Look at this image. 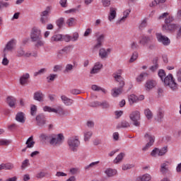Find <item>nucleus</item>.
<instances>
[{"label": "nucleus", "mask_w": 181, "mask_h": 181, "mask_svg": "<svg viewBox=\"0 0 181 181\" xmlns=\"http://www.w3.org/2000/svg\"><path fill=\"white\" fill-rule=\"evenodd\" d=\"M102 5L104 8H108L111 5V0H102Z\"/></svg>", "instance_id": "59"}, {"label": "nucleus", "mask_w": 181, "mask_h": 181, "mask_svg": "<svg viewBox=\"0 0 181 181\" xmlns=\"http://www.w3.org/2000/svg\"><path fill=\"white\" fill-rule=\"evenodd\" d=\"M144 87L146 88V91H151V90L156 87V81L153 79L147 80L144 84Z\"/></svg>", "instance_id": "14"}, {"label": "nucleus", "mask_w": 181, "mask_h": 181, "mask_svg": "<svg viewBox=\"0 0 181 181\" xmlns=\"http://www.w3.org/2000/svg\"><path fill=\"white\" fill-rule=\"evenodd\" d=\"M152 179V176L148 173L140 175L136 178V181H150Z\"/></svg>", "instance_id": "28"}, {"label": "nucleus", "mask_w": 181, "mask_h": 181, "mask_svg": "<svg viewBox=\"0 0 181 181\" xmlns=\"http://www.w3.org/2000/svg\"><path fill=\"white\" fill-rule=\"evenodd\" d=\"M37 111V107H36V105H33L30 107V115L34 116L36 115V112Z\"/></svg>", "instance_id": "56"}, {"label": "nucleus", "mask_w": 181, "mask_h": 181, "mask_svg": "<svg viewBox=\"0 0 181 181\" xmlns=\"http://www.w3.org/2000/svg\"><path fill=\"white\" fill-rule=\"evenodd\" d=\"M165 117V112L162 108H158L156 112V115L155 117V120L157 121V122H162L163 121V118Z\"/></svg>", "instance_id": "17"}, {"label": "nucleus", "mask_w": 181, "mask_h": 181, "mask_svg": "<svg viewBox=\"0 0 181 181\" xmlns=\"http://www.w3.org/2000/svg\"><path fill=\"white\" fill-rule=\"evenodd\" d=\"M30 37L32 42H36L35 46H37V47L45 46V41L42 40V30H40L39 27H33L31 29Z\"/></svg>", "instance_id": "3"}, {"label": "nucleus", "mask_w": 181, "mask_h": 181, "mask_svg": "<svg viewBox=\"0 0 181 181\" xmlns=\"http://www.w3.org/2000/svg\"><path fill=\"white\" fill-rule=\"evenodd\" d=\"M174 21V18L173 16H169L168 18H165V25H170L172 23V21Z\"/></svg>", "instance_id": "64"}, {"label": "nucleus", "mask_w": 181, "mask_h": 181, "mask_svg": "<svg viewBox=\"0 0 181 181\" xmlns=\"http://www.w3.org/2000/svg\"><path fill=\"white\" fill-rule=\"evenodd\" d=\"M9 5H10L9 2L1 1H0V9H2V8H8Z\"/></svg>", "instance_id": "61"}, {"label": "nucleus", "mask_w": 181, "mask_h": 181, "mask_svg": "<svg viewBox=\"0 0 181 181\" xmlns=\"http://www.w3.org/2000/svg\"><path fill=\"white\" fill-rule=\"evenodd\" d=\"M138 59V53L137 52H134L132 57L129 59V63H134L135 60Z\"/></svg>", "instance_id": "60"}, {"label": "nucleus", "mask_w": 181, "mask_h": 181, "mask_svg": "<svg viewBox=\"0 0 181 181\" xmlns=\"http://www.w3.org/2000/svg\"><path fill=\"white\" fill-rule=\"evenodd\" d=\"M122 74V70H119L113 74V77L117 83H119V88H114L112 89V97H118L119 94L122 93V87L125 86V82L124 81V78L121 76Z\"/></svg>", "instance_id": "2"}, {"label": "nucleus", "mask_w": 181, "mask_h": 181, "mask_svg": "<svg viewBox=\"0 0 181 181\" xmlns=\"http://www.w3.org/2000/svg\"><path fill=\"white\" fill-rule=\"evenodd\" d=\"M15 46H16V40H11L8 41L6 45V47L4 48V52H6V50H8V52H12V50L15 49Z\"/></svg>", "instance_id": "18"}, {"label": "nucleus", "mask_w": 181, "mask_h": 181, "mask_svg": "<svg viewBox=\"0 0 181 181\" xmlns=\"http://www.w3.org/2000/svg\"><path fill=\"white\" fill-rule=\"evenodd\" d=\"M63 25H64V18H60L57 21V25L58 28L60 29L63 28Z\"/></svg>", "instance_id": "53"}, {"label": "nucleus", "mask_w": 181, "mask_h": 181, "mask_svg": "<svg viewBox=\"0 0 181 181\" xmlns=\"http://www.w3.org/2000/svg\"><path fill=\"white\" fill-rule=\"evenodd\" d=\"M176 78L177 83H181V68H180L176 72Z\"/></svg>", "instance_id": "58"}, {"label": "nucleus", "mask_w": 181, "mask_h": 181, "mask_svg": "<svg viewBox=\"0 0 181 181\" xmlns=\"http://www.w3.org/2000/svg\"><path fill=\"white\" fill-rule=\"evenodd\" d=\"M47 71V69L46 68H42L40 70H38L37 71L34 73V76L35 77H37V76H40L42 74H45V73H46Z\"/></svg>", "instance_id": "49"}, {"label": "nucleus", "mask_w": 181, "mask_h": 181, "mask_svg": "<svg viewBox=\"0 0 181 181\" xmlns=\"http://www.w3.org/2000/svg\"><path fill=\"white\" fill-rule=\"evenodd\" d=\"M144 115L147 119L151 120L153 118V113L149 108H146L144 110Z\"/></svg>", "instance_id": "32"}, {"label": "nucleus", "mask_w": 181, "mask_h": 181, "mask_svg": "<svg viewBox=\"0 0 181 181\" xmlns=\"http://www.w3.org/2000/svg\"><path fill=\"white\" fill-rule=\"evenodd\" d=\"M125 157V153H120L114 159L113 163H119L120 162H122V159Z\"/></svg>", "instance_id": "36"}, {"label": "nucleus", "mask_w": 181, "mask_h": 181, "mask_svg": "<svg viewBox=\"0 0 181 181\" xmlns=\"http://www.w3.org/2000/svg\"><path fill=\"white\" fill-rule=\"evenodd\" d=\"M76 22L77 20H76L75 18L71 17L66 20V25H68L69 28H73L76 26Z\"/></svg>", "instance_id": "30"}, {"label": "nucleus", "mask_w": 181, "mask_h": 181, "mask_svg": "<svg viewBox=\"0 0 181 181\" xmlns=\"http://www.w3.org/2000/svg\"><path fill=\"white\" fill-rule=\"evenodd\" d=\"M151 156H153L154 158H156V156H159L158 148H154L151 151Z\"/></svg>", "instance_id": "63"}, {"label": "nucleus", "mask_w": 181, "mask_h": 181, "mask_svg": "<svg viewBox=\"0 0 181 181\" xmlns=\"http://www.w3.org/2000/svg\"><path fill=\"white\" fill-rule=\"evenodd\" d=\"M153 65L150 67L151 71H156L159 69V64H158V58L153 59Z\"/></svg>", "instance_id": "39"}, {"label": "nucleus", "mask_w": 181, "mask_h": 181, "mask_svg": "<svg viewBox=\"0 0 181 181\" xmlns=\"http://www.w3.org/2000/svg\"><path fill=\"white\" fill-rule=\"evenodd\" d=\"M131 8H127L123 11V16L119 20V23H122L127 21L131 13Z\"/></svg>", "instance_id": "23"}, {"label": "nucleus", "mask_w": 181, "mask_h": 181, "mask_svg": "<svg viewBox=\"0 0 181 181\" xmlns=\"http://www.w3.org/2000/svg\"><path fill=\"white\" fill-rule=\"evenodd\" d=\"M129 118L134 127L141 126V112L134 110L129 115Z\"/></svg>", "instance_id": "6"}, {"label": "nucleus", "mask_w": 181, "mask_h": 181, "mask_svg": "<svg viewBox=\"0 0 181 181\" xmlns=\"http://www.w3.org/2000/svg\"><path fill=\"white\" fill-rule=\"evenodd\" d=\"M144 138L147 144L142 148V151L145 152L148 151V148L153 145V144H155V136L152 135L151 133H146Z\"/></svg>", "instance_id": "7"}, {"label": "nucleus", "mask_w": 181, "mask_h": 181, "mask_svg": "<svg viewBox=\"0 0 181 181\" xmlns=\"http://www.w3.org/2000/svg\"><path fill=\"white\" fill-rule=\"evenodd\" d=\"M74 70V65L71 64H67L65 66V69L64 70V73H71Z\"/></svg>", "instance_id": "41"}, {"label": "nucleus", "mask_w": 181, "mask_h": 181, "mask_svg": "<svg viewBox=\"0 0 181 181\" xmlns=\"http://www.w3.org/2000/svg\"><path fill=\"white\" fill-rule=\"evenodd\" d=\"M25 54V50H23L22 48H19L17 50V57H23Z\"/></svg>", "instance_id": "62"}, {"label": "nucleus", "mask_w": 181, "mask_h": 181, "mask_svg": "<svg viewBox=\"0 0 181 181\" xmlns=\"http://www.w3.org/2000/svg\"><path fill=\"white\" fill-rule=\"evenodd\" d=\"M104 40H105V35L100 34L96 38V44L93 46V50H98V49L103 46Z\"/></svg>", "instance_id": "11"}, {"label": "nucleus", "mask_w": 181, "mask_h": 181, "mask_svg": "<svg viewBox=\"0 0 181 181\" xmlns=\"http://www.w3.org/2000/svg\"><path fill=\"white\" fill-rule=\"evenodd\" d=\"M112 50V49L111 48H100L99 49V57H100V59H107V57H108L111 53Z\"/></svg>", "instance_id": "13"}, {"label": "nucleus", "mask_w": 181, "mask_h": 181, "mask_svg": "<svg viewBox=\"0 0 181 181\" xmlns=\"http://www.w3.org/2000/svg\"><path fill=\"white\" fill-rule=\"evenodd\" d=\"M11 140L8 139H0V146H6L11 144Z\"/></svg>", "instance_id": "51"}, {"label": "nucleus", "mask_w": 181, "mask_h": 181, "mask_svg": "<svg viewBox=\"0 0 181 181\" xmlns=\"http://www.w3.org/2000/svg\"><path fill=\"white\" fill-rule=\"evenodd\" d=\"M38 127H43L46 124V120L45 119V116L43 115H37L35 118Z\"/></svg>", "instance_id": "26"}, {"label": "nucleus", "mask_w": 181, "mask_h": 181, "mask_svg": "<svg viewBox=\"0 0 181 181\" xmlns=\"http://www.w3.org/2000/svg\"><path fill=\"white\" fill-rule=\"evenodd\" d=\"M6 103L10 108H16V98L13 96H8L6 98Z\"/></svg>", "instance_id": "20"}, {"label": "nucleus", "mask_w": 181, "mask_h": 181, "mask_svg": "<svg viewBox=\"0 0 181 181\" xmlns=\"http://www.w3.org/2000/svg\"><path fill=\"white\" fill-rule=\"evenodd\" d=\"M30 78V75L29 73L23 74L19 79L21 86H26L29 83V79Z\"/></svg>", "instance_id": "16"}, {"label": "nucleus", "mask_w": 181, "mask_h": 181, "mask_svg": "<svg viewBox=\"0 0 181 181\" xmlns=\"http://www.w3.org/2000/svg\"><path fill=\"white\" fill-rule=\"evenodd\" d=\"M27 148H33L35 146V141H33V136H30L25 142Z\"/></svg>", "instance_id": "35"}, {"label": "nucleus", "mask_w": 181, "mask_h": 181, "mask_svg": "<svg viewBox=\"0 0 181 181\" xmlns=\"http://www.w3.org/2000/svg\"><path fill=\"white\" fill-rule=\"evenodd\" d=\"M78 33H74L72 36H71V42H77L78 40Z\"/></svg>", "instance_id": "57"}, {"label": "nucleus", "mask_w": 181, "mask_h": 181, "mask_svg": "<svg viewBox=\"0 0 181 181\" xmlns=\"http://www.w3.org/2000/svg\"><path fill=\"white\" fill-rule=\"evenodd\" d=\"M67 144L71 151L77 152V148L80 146V139L78 136H74L68 139Z\"/></svg>", "instance_id": "5"}, {"label": "nucleus", "mask_w": 181, "mask_h": 181, "mask_svg": "<svg viewBox=\"0 0 181 181\" xmlns=\"http://www.w3.org/2000/svg\"><path fill=\"white\" fill-rule=\"evenodd\" d=\"M63 142H64V135H63V134L60 133L57 134H51L49 144L52 145V146H60Z\"/></svg>", "instance_id": "4"}, {"label": "nucleus", "mask_w": 181, "mask_h": 181, "mask_svg": "<svg viewBox=\"0 0 181 181\" xmlns=\"http://www.w3.org/2000/svg\"><path fill=\"white\" fill-rule=\"evenodd\" d=\"M16 120L21 124H25V113L18 112L16 115Z\"/></svg>", "instance_id": "25"}, {"label": "nucleus", "mask_w": 181, "mask_h": 181, "mask_svg": "<svg viewBox=\"0 0 181 181\" xmlns=\"http://www.w3.org/2000/svg\"><path fill=\"white\" fill-rule=\"evenodd\" d=\"M51 138L52 134H46L42 133L40 135V139H41L42 141H49V139L50 141Z\"/></svg>", "instance_id": "44"}, {"label": "nucleus", "mask_w": 181, "mask_h": 181, "mask_svg": "<svg viewBox=\"0 0 181 181\" xmlns=\"http://www.w3.org/2000/svg\"><path fill=\"white\" fill-rule=\"evenodd\" d=\"M117 173H118L117 170L112 168H107L105 170V175H106L107 177H114V176H115Z\"/></svg>", "instance_id": "24"}, {"label": "nucleus", "mask_w": 181, "mask_h": 181, "mask_svg": "<svg viewBox=\"0 0 181 181\" xmlns=\"http://www.w3.org/2000/svg\"><path fill=\"white\" fill-rule=\"evenodd\" d=\"M156 37L158 43H161L163 46H169L170 45V39L166 35H163L161 33H156Z\"/></svg>", "instance_id": "8"}, {"label": "nucleus", "mask_w": 181, "mask_h": 181, "mask_svg": "<svg viewBox=\"0 0 181 181\" xmlns=\"http://www.w3.org/2000/svg\"><path fill=\"white\" fill-rule=\"evenodd\" d=\"M158 74L161 81L163 82L165 87L170 88L171 91H177V90H179V85L176 83V80L172 74H169L166 76L165 70L160 69Z\"/></svg>", "instance_id": "1"}, {"label": "nucleus", "mask_w": 181, "mask_h": 181, "mask_svg": "<svg viewBox=\"0 0 181 181\" xmlns=\"http://www.w3.org/2000/svg\"><path fill=\"white\" fill-rule=\"evenodd\" d=\"M45 112H54V114H59V115H64V110L62 107H57L56 108L50 106H45L43 107Z\"/></svg>", "instance_id": "9"}, {"label": "nucleus", "mask_w": 181, "mask_h": 181, "mask_svg": "<svg viewBox=\"0 0 181 181\" xmlns=\"http://www.w3.org/2000/svg\"><path fill=\"white\" fill-rule=\"evenodd\" d=\"M69 173L71 175H77V173H80V168H71L69 170Z\"/></svg>", "instance_id": "54"}, {"label": "nucleus", "mask_w": 181, "mask_h": 181, "mask_svg": "<svg viewBox=\"0 0 181 181\" xmlns=\"http://www.w3.org/2000/svg\"><path fill=\"white\" fill-rule=\"evenodd\" d=\"M57 77V74H50L49 76L47 77V80L48 83H52V81H54Z\"/></svg>", "instance_id": "52"}, {"label": "nucleus", "mask_w": 181, "mask_h": 181, "mask_svg": "<svg viewBox=\"0 0 181 181\" xmlns=\"http://www.w3.org/2000/svg\"><path fill=\"white\" fill-rule=\"evenodd\" d=\"M30 166V163H29V159H25L22 162L21 169L22 170H25L26 168H29Z\"/></svg>", "instance_id": "45"}, {"label": "nucleus", "mask_w": 181, "mask_h": 181, "mask_svg": "<svg viewBox=\"0 0 181 181\" xmlns=\"http://www.w3.org/2000/svg\"><path fill=\"white\" fill-rule=\"evenodd\" d=\"M129 47L132 50H137V49H139V45L136 41H132L129 45Z\"/></svg>", "instance_id": "47"}, {"label": "nucleus", "mask_w": 181, "mask_h": 181, "mask_svg": "<svg viewBox=\"0 0 181 181\" xmlns=\"http://www.w3.org/2000/svg\"><path fill=\"white\" fill-rule=\"evenodd\" d=\"M61 99L62 103L64 104V105H66L67 107H70V105H73L74 100L73 99H70L67 98L66 95L61 96Z\"/></svg>", "instance_id": "21"}, {"label": "nucleus", "mask_w": 181, "mask_h": 181, "mask_svg": "<svg viewBox=\"0 0 181 181\" xmlns=\"http://www.w3.org/2000/svg\"><path fill=\"white\" fill-rule=\"evenodd\" d=\"M160 172H161L163 174H165L168 172V162L161 164Z\"/></svg>", "instance_id": "43"}, {"label": "nucleus", "mask_w": 181, "mask_h": 181, "mask_svg": "<svg viewBox=\"0 0 181 181\" xmlns=\"http://www.w3.org/2000/svg\"><path fill=\"white\" fill-rule=\"evenodd\" d=\"M4 166L5 170H11L13 169V168H14L13 164L11 163L4 164Z\"/></svg>", "instance_id": "55"}, {"label": "nucleus", "mask_w": 181, "mask_h": 181, "mask_svg": "<svg viewBox=\"0 0 181 181\" xmlns=\"http://www.w3.org/2000/svg\"><path fill=\"white\" fill-rule=\"evenodd\" d=\"M129 103L130 105L132 104H135V103H138V96L132 94L129 96Z\"/></svg>", "instance_id": "38"}, {"label": "nucleus", "mask_w": 181, "mask_h": 181, "mask_svg": "<svg viewBox=\"0 0 181 181\" xmlns=\"http://www.w3.org/2000/svg\"><path fill=\"white\" fill-rule=\"evenodd\" d=\"M100 165V161H94L89 165L84 167L85 170H91V169H95Z\"/></svg>", "instance_id": "27"}, {"label": "nucleus", "mask_w": 181, "mask_h": 181, "mask_svg": "<svg viewBox=\"0 0 181 181\" xmlns=\"http://www.w3.org/2000/svg\"><path fill=\"white\" fill-rule=\"evenodd\" d=\"M152 39V37H149L147 35H142L139 38V43L140 45H142L143 46H145L147 43H149L151 42V40Z\"/></svg>", "instance_id": "22"}, {"label": "nucleus", "mask_w": 181, "mask_h": 181, "mask_svg": "<svg viewBox=\"0 0 181 181\" xmlns=\"http://www.w3.org/2000/svg\"><path fill=\"white\" fill-rule=\"evenodd\" d=\"M83 136H84L85 142H88V141H90L91 137L93 136V132H91V131H85L83 132Z\"/></svg>", "instance_id": "33"}, {"label": "nucleus", "mask_w": 181, "mask_h": 181, "mask_svg": "<svg viewBox=\"0 0 181 181\" xmlns=\"http://www.w3.org/2000/svg\"><path fill=\"white\" fill-rule=\"evenodd\" d=\"M103 63L101 62H97L94 64L93 67L90 70V74H97L101 71V69H103Z\"/></svg>", "instance_id": "15"}, {"label": "nucleus", "mask_w": 181, "mask_h": 181, "mask_svg": "<svg viewBox=\"0 0 181 181\" xmlns=\"http://www.w3.org/2000/svg\"><path fill=\"white\" fill-rule=\"evenodd\" d=\"M147 76H148V73H146V72H143V73L140 74L136 78V81H137V83H139V84H141V83L145 80V78H146Z\"/></svg>", "instance_id": "31"}, {"label": "nucleus", "mask_w": 181, "mask_h": 181, "mask_svg": "<svg viewBox=\"0 0 181 181\" xmlns=\"http://www.w3.org/2000/svg\"><path fill=\"white\" fill-rule=\"evenodd\" d=\"M117 8L115 7H110L109 13L107 16V19L110 22H114L115 19L117 18Z\"/></svg>", "instance_id": "12"}, {"label": "nucleus", "mask_w": 181, "mask_h": 181, "mask_svg": "<svg viewBox=\"0 0 181 181\" xmlns=\"http://www.w3.org/2000/svg\"><path fill=\"white\" fill-rule=\"evenodd\" d=\"M51 9L52 7L47 6L44 11L41 12L40 16L48 17L49 13H50Z\"/></svg>", "instance_id": "48"}, {"label": "nucleus", "mask_w": 181, "mask_h": 181, "mask_svg": "<svg viewBox=\"0 0 181 181\" xmlns=\"http://www.w3.org/2000/svg\"><path fill=\"white\" fill-rule=\"evenodd\" d=\"M176 29H177V25L174 24V23L163 25V30L164 32L165 31L175 32V30H176Z\"/></svg>", "instance_id": "19"}, {"label": "nucleus", "mask_w": 181, "mask_h": 181, "mask_svg": "<svg viewBox=\"0 0 181 181\" xmlns=\"http://www.w3.org/2000/svg\"><path fill=\"white\" fill-rule=\"evenodd\" d=\"M45 97V95L42 93L41 92H36L34 93V100L36 101H43V98Z\"/></svg>", "instance_id": "34"}, {"label": "nucleus", "mask_w": 181, "mask_h": 181, "mask_svg": "<svg viewBox=\"0 0 181 181\" xmlns=\"http://www.w3.org/2000/svg\"><path fill=\"white\" fill-rule=\"evenodd\" d=\"M168 153V147L165 146L161 148H158V156H163Z\"/></svg>", "instance_id": "46"}, {"label": "nucleus", "mask_w": 181, "mask_h": 181, "mask_svg": "<svg viewBox=\"0 0 181 181\" xmlns=\"http://www.w3.org/2000/svg\"><path fill=\"white\" fill-rule=\"evenodd\" d=\"M63 40V35L56 34L50 38V42L54 43V42H62Z\"/></svg>", "instance_id": "29"}, {"label": "nucleus", "mask_w": 181, "mask_h": 181, "mask_svg": "<svg viewBox=\"0 0 181 181\" xmlns=\"http://www.w3.org/2000/svg\"><path fill=\"white\" fill-rule=\"evenodd\" d=\"M63 70V64H57L53 67L54 73H57L59 71H62Z\"/></svg>", "instance_id": "50"}, {"label": "nucleus", "mask_w": 181, "mask_h": 181, "mask_svg": "<svg viewBox=\"0 0 181 181\" xmlns=\"http://www.w3.org/2000/svg\"><path fill=\"white\" fill-rule=\"evenodd\" d=\"M100 107H102L103 110H110V108L111 107V105H110V103L108 101L103 100L102 102H100Z\"/></svg>", "instance_id": "42"}, {"label": "nucleus", "mask_w": 181, "mask_h": 181, "mask_svg": "<svg viewBox=\"0 0 181 181\" xmlns=\"http://www.w3.org/2000/svg\"><path fill=\"white\" fill-rule=\"evenodd\" d=\"M91 89L93 91H102V93H103V94H107V90L97 86V85H93L91 86Z\"/></svg>", "instance_id": "40"}, {"label": "nucleus", "mask_w": 181, "mask_h": 181, "mask_svg": "<svg viewBox=\"0 0 181 181\" xmlns=\"http://www.w3.org/2000/svg\"><path fill=\"white\" fill-rule=\"evenodd\" d=\"M71 51V46L65 47L62 49L58 50V52H57V57L58 59H63V57H64V56H66V54H69V53H70Z\"/></svg>", "instance_id": "10"}, {"label": "nucleus", "mask_w": 181, "mask_h": 181, "mask_svg": "<svg viewBox=\"0 0 181 181\" xmlns=\"http://www.w3.org/2000/svg\"><path fill=\"white\" fill-rule=\"evenodd\" d=\"M129 127H130L129 122L125 120L122 121L120 123H119L117 125V129H119V128H129Z\"/></svg>", "instance_id": "37"}]
</instances>
